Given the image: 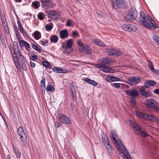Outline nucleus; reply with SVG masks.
<instances>
[{"mask_svg":"<svg viewBox=\"0 0 159 159\" xmlns=\"http://www.w3.org/2000/svg\"><path fill=\"white\" fill-rule=\"evenodd\" d=\"M137 12L134 7H131L128 11L127 15L124 17V19L129 22L135 20L137 17Z\"/></svg>","mask_w":159,"mask_h":159,"instance_id":"1","label":"nucleus"},{"mask_svg":"<svg viewBox=\"0 0 159 159\" xmlns=\"http://www.w3.org/2000/svg\"><path fill=\"white\" fill-rule=\"evenodd\" d=\"M67 43L61 42V46L62 47L63 52L67 54H69L72 52L71 47L73 46V40L70 39L66 41Z\"/></svg>","mask_w":159,"mask_h":159,"instance_id":"2","label":"nucleus"},{"mask_svg":"<svg viewBox=\"0 0 159 159\" xmlns=\"http://www.w3.org/2000/svg\"><path fill=\"white\" fill-rule=\"evenodd\" d=\"M77 44L79 46V50L83 53L86 54H90L92 53V51L90 47L82 42L80 40H79Z\"/></svg>","mask_w":159,"mask_h":159,"instance_id":"3","label":"nucleus"},{"mask_svg":"<svg viewBox=\"0 0 159 159\" xmlns=\"http://www.w3.org/2000/svg\"><path fill=\"white\" fill-rule=\"evenodd\" d=\"M17 131L18 134L20 136V139L22 142V144L24 146H26L27 144V137L22 127H19L17 129Z\"/></svg>","mask_w":159,"mask_h":159,"instance_id":"4","label":"nucleus"},{"mask_svg":"<svg viewBox=\"0 0 159 159\" xmlns=\"http://www.w3.org/2000/svg\"><path fill=\"white\" fill-rule=\"evenodd\" d=\"M57 119L58 121L63 124H70L71 123L69 118L62 114H58L57 116Z\"/></svg>","mask_w":159,"mask_h":159,"instance_id":"5","label":"nucleus"},{"mask_svg":"<svg viewBox=\"0 0 159 159\" xmlns=\"http://www.w3.org/2000/svg\"><path fill=\"white\" fill-rule=\"evenodd\" d=\"M121 144L123 147V151L125 153L123 152L120 149V146L119 144H117V150L121 154L122 157L124 159H131L130 155L125 147L121 143Z\"/></svg>","mask_w":159,"mask_h":159,"instance_id":"6","label":"nucleus"},{"mask_svg":"<svg viewBox=\"0 0 159 159\" xmlns=\"http://www.w3.org/2000/svg\"><path fill=\"white\" fill-rule=\"evenodd\" d=\"M121 144L123 147V151L125 153L123 152L120 149V146L119 144H117V150L121 154L122 157L124 159H131L130 155L125 147L121 143Z\"/></svg>","mask_w":159,"mask_h":159,"instance_id":"7","label":"nucleus"},{"mask_svg":"<svg viewBox=\"0 0 159 159\" xmlns=\"http://www.w3.org/2000/svg\"><path fill=\"white\" fill-rule=\"evenodd\" d=\"M130 126L132 128L134 129L135 130L140 131L139 133H141V136L142 137H145L147 136L148 134L145 132L144 130H142L140 129L139 125L135 121L130 122Z\"/></svg>","mask_w":159,"mask_h":159,"instance_id":"8","label":"nucleus"},{"mask_svg":"<svg viewBox=\"0 0 159 159\" xmlns=\"http://www.w3.org/2000/svg\"><path fill=\"white\" fill-rule=\"evenodd\" d=\"M147 106L154 110L155 111L156 108L158 107L157 105V103L155 100L152 98L149 99L147 100L146 101Z\"/></svg>","mask_w":159,"mask_h":159,"instance_id":"9","label":"nucleus"},{"mask_svg":"<svg viewBox=\"0 0 159 159\" xmlns=\"http://www.w3.org/2000/svg\"><path fill=\"white\" fill-rule=\"evenodd\" d=\"M123 2L122 0H111L110 3L113 8L117 9L123 7Z\"/></svg>","mask_w":159,"mask_h":159,"instance_id":"10","label":"nucleus"},{"mask_svg":"<svg viewBox=\"0 0 159 159\" xmlns=\"http://www.w3.org/2000/svg\"><path fill=\"white\" fill-rule=\"evenodd\" d=\"M42 3V7L45 9L51 8L53 7L51 0H39Z\"/></svg>","mask_w":159,"mask_h":159,"instance_id":"11","label":"nucleus"},{"mask_svg":"<svg viewBox=\"0 0 159 159\" xmlns=\"http://www.w3.org/2000/svg\"><path fill=\"white\" fill-rule=\"evenodd\" d=\"M102 138L104 144L107 150L108 151L109 153H111L113 150L112 147L110 144L107 137H106L105 138V137H102Z\"/></svg>","mask_w":159,"mask_h":159,"instance_id":"12","label":"nucleus"},{"mask_svg":"<svg viewBox=\"0 0 159 159\" xmlns=\"http://www.w3.org/2000/svg\"><path fill=\"white\" fill-rule=\"evenodd\" d=\"M141 81V79L138 77H132L129 78L128 80L129 84L133 85L139 84Z\"/></svg>","mask_w":159,"mask_h":159,"instance_id":"13","label":"nucleus"},{"mask_svg":"<svg viewBox=\"0 0 159 159\" xmlns=\"http://www.w3.org/2000/svg\"><path fill=\"white\" fill-rule=\"evenodd\" d=\"M125 93L128 96H131L133 98H135L139 95V92L135 89L132 90L128 89L125 91Z\"/></svg>","mask_w":159,"mask_h":159,"instance_id":"14","label":"nucleus"},{"mask_svg":"<svg viewBox=\"0 0 159 159\" xmlns=\"http://www.w3.org/2000/svg\"><path fill=\"white\" fill-rule=\"evenodd\" d=\"M106 52L108 55L110 56H116L118 55L117 53L118 52L113 49H107L106 50Z\"/></svg>","mask_w":159,"mask_h":159,"instance_id":"15","label":"nucleus"},{"mask_svg":"<svg viewBox=\"0 0 159 159\" xmlns=\"http://www.w3.org/2000/svg\"><path fill=\"white\" fill-rule=\"evenodd\" d=\"M139 91L140 92V94L146 97H149L150 96V94L147 91H145V87L144 86H142L139 89Z\"/></svg>","mask_w":159,"mask_h":159,"instance_id":"16","label":"nucleus"},{"mask_svg":"<svg viewBox=\"0 0 159 159\" xmlns=\"http://www.w3.org/2000/svg\"><path fill=\"white\" fill-rule=\"evenodd\" d=\"M59 35L60 38L61 39L67 38L69 36L67 30L66 29H65L61 30L60 31Z\"/></svg>","mask_w":159,"mask_h":159,"instance_id":"17","label":"nucleus"},{"mask_svg":"<svg viewBox=\"0 0 159 159\" xmlns=\"http://www.w3.org/2000/svg\"><path fill=\"white\" fill-rule=\"evenodd\" d=\"M156 82L153 80H148L145 83V88H148L151 86H153L156 84Z\"/></svg>","mask_w":159,"mask_h":159,"instance_id":"18","label":"nucleus"},{"mask_svg":"<svg viewBox=\"0 0 159 159\" xmlns=\"http://www.w3.org/2000/svg\"><path fill=\"white\" fill-rule=\"evenodd\" d=\"M140 21L148 29L151 30L152 29V26L150 25L149 23L147 20L145 16L143 17V19L141 20Z\"/></svg>","mask_w":159,"mask_h":159,"instance_id":"19","label":"nucleus"},{"mask_svg":"<svg viewBox=\"0 0 159 159\" xmlns=\"http://www.w3.org/2000/svg\"><path fill=\"white\" fill-rule=\"evenodd\" d=\"M144 119L150 121L157 120V118L155 116L148 114H145Z\"/></svg>","mask_w":159,"mask_h":159,"instance_id":"20","label":"nucleus"},{"mask_svg":"<svg viewBox=\"0 0 159 159\" xmlns=\"http://www.w3.org/2000/svg\"><path fill=\"white\" fill-rule=\"evenodd\" d=\"M53 70L56 73H66L67 72L66 69H63L59 67L54 66L52 68Z\"/></svg>","mask_w":159,"mask_h":159,"instance_id":"21","label":"nucleus"},{"mask_svg":"<svg viewBox=\"0 0 159 159\" xmlns=\"http://www.w3.org/2000/svg\"><path fill=\"white\" fill-rule=\"evenodd\" d=\"M12 147L16 157L20 158L21 157V153L20 149L15 146H12Z\"/></svg>","mask_w":159,"mask_h":159,"instance_id":"22","label":"nucleus"},{"mask_svg":"<svg viewBox=\"0 0 159 159\" xmlns=\"http://www.w3.org/2000/svg\"><path fill=\"white\" fill-rule=\"evenodd\" d=\"M19 44L20 48L22 47L23 46L25 47L26 49L30 48V44L24 40L21 41L19 43Z\"/></svg>","mask_w":159,"mask_h":159,"instance_id":"23","label":"nucleus"},{"mask_svg":"<svg viewBox=\"0 0 159 159\" xmlns=\"http://www.w3.org/2000/svg\"><path fill=\"white\" fill-rule=\"evenodd\" d=\"M129 28H128L127 31L130 32H134L137 30V27L133 25L129 24Z\"/></svg>","mask_w":159,"mask_h":159,"instance_id":"24","label":"nucleus"},{"mask_svg":"<svg viewBox=\"0 0 159 159\" xmlns=\"http://www.w3.org/2000/svg\"><path fill=\"white\" fill-rule=\"evenodd\" d=\"M93 41L94 43L98 46L102 47L106 46V45L104 43L98 39H95L93 40Z\"/></svg>","mask_w":159,"mask_h":159,"instance_id":"25","label":"nucleus"},{"mask_svg":"<svg viewBox=\"0 0 159 159\" xmlns=\"http://www.w3.org/2000/svg\"><path fill=\"white\" fill-rule=\"evenodd\" d=\"M111 139H112L113 140V142L115 144H116V148L117 149V144H119L120 146V149L121 150V149H122L123 150V147L122 145H121V143L123 145V144L122 143V142L121 141H119V142L120 143V144L119 143H118L117 140L116 139L115 137H111Z\"/></svg>","mask_w":159,"mask_h":159,"instance_id":"26","label":"nucleus"},{"mask_svg":"<svg viewBox=\"0 0 159 159\" xmlns=\"http://www.w3.org/2000/svg\"><path fill=\"white\" fill-rule=\"evenodd\" d=\"M52 18L54 19H56L57 18H59L60 15L58 12L55 11H52Z\"/></svg>","mask_w":159,"mask_h":159,"instance_id":"27","label":"nucleus"},{"mask_svg":"<svg viewBox=\"0 0 159 159\" xmlns=\"http://www.w3.org/2000/svg\"><path fill=\"white\" fill-rule=\"evenodd\" d=\"M76 93V92L75 90H73L71 89L70 94L74 102H75L77 100Z\"/></svg>","mask_w":159,"mask_h":159,"instance_id":"28","label":"nucleus"},{"mask_svg":"<svg viewBox=\"0 0 159 159\" xmlns=\"http://www.w3.org/2000/svg\"><path fill=\"white\" fill-rule=\"evenodd\" d=\"M40 6V3L38 1H35L32 2V6L35 9L38 8Z\"/></svg>","mask_w":159,"mask_h":159,"instance_id":"29","label":"nucleus"},{"mask_svg":"<svg viewBox=\"0 0 159 159\" xmlns=\"http://www.w3.org/2000/svg\"><path fill=\"white\" fill-rule=\"evenodd\" d=\"M50 39L51 42L56 43L58 41V39L57 36L54 35L50 37Z\"/></svg>","mask_w":159,"mask_h":159,"instance_id":"30","label":"nucleus"},{"mask_svg":"<svg viewBox=\"0 0 159 159\" xmlns=\"http://www.w3.org/2000/svg\"><path fill=\"white\" fill-rule=\"evenodd\" d=\"M12 56L13 58H14V61L16 66H17L18 67L19 66V65L20 64L18 61L17 55H16L15 56L14 55H13L12 54Z\"/></svg>","mask_w":159,"mask_h":159,"instance_id":"31","label":"nucleus"},{"mask_svg":"<svg viewBox=\"0 0 159 159\" xmlns=\"http://www.w3.org/2000/svg\"><path fill=\"white\" fill-rule=\"evenodd\" d=\"M100 69L104 72L108 73V67L104 65H102L100 66Z\"/></svg>","mask_w":159,"mask_h":159,"instance_id":"32","label":"nucleus"},{"mask_svg":"<svg viewBox=\"0 0 159 159\" xmlns=\"http://www.w3.org/2000/svg\"><path fill=\"white\" fill-rule=\"evenodd\" d=\"M34 38L36 40H38L41 38L39 37V36L41 37V34L40 32L38 31H35L34 32Z\"/></svg>","mask_w":159,"mask_h":159,"instance_id":"33","label":"nucleus"},{"mask_svg":"<svg viewBox=\"0 0 159 159\" xmlns=\"http://www.w3.org/2000/svg\"><path fill=\"white\" fill-rule=\"evenodd\" d=\"M46 90L48 91L53 92L54 91L55 89L51 85L48 84L47 85Z\"/></svg>","mask_w":159,"mask_h":159,"instance_id":"34","label":"nucleus"},{"mask_svg":"<svg viewBox=\"0 0 159 159\" xmlns=\"http://www.w3.org/2000/svg\"><path fill=\"white\" fill-rule=\"evenodd\" d=\"M154 42L159 45V36L156 35H153L152 38Z\"/></svg>","mask_w":159,"mask_h":159,"instance_id":"35","label":"nucleus"},{"mask_svg":"<svg viewBox=\"0 0 159 159\" xmlns=\"http://www.w3.org/2000/svg\"><path fill=\"white\" fill-rule=\"evenodd\" d=\"M148 66L151 70H154V68L153 67L152 63L150 61H148Z\"/></svg>","mask_w":159,"mask_h":159,"instance_id":"36","label":"nucleus"},{"mask_svg":"<svg viewBox=\"0 0 159 159\" xmlns=\"http://www.w3.org/2000/svg\"><path fill=\"white\" fill-rule=\"evenodd\" d=\"M17 23L18 25V26L19 27V29L20 31L22 33L24 32V29L22 26L19 20H18L17 21Z\"/></svg>","mask_w":159,"mask_h":159,"instance_id":"37","label":"nucleus"},{"mask_svg":"<svg viewBox=\"0 0 159 159\" xmlns=\"http://www.w3.org/2000/svg\"><path fill=\"white\" fill-rule=\"evenodd\" d=\"M45 78H43L42 80L41 81V86L42 88V89H43L44 90L45 86Z\"/></svg>","mask_w":159,"mask_h":159,"instance_id":"38","label":"nucleus"},{"mask_svg":"<svg viewBox=\"0 0 159 159\" xmlns=\"http://www.w3.org/2000/svg\"><path fill=\"white\" fill-rule=\"evenodd\" d=\"M44 14L43 12H39L38 15V18L40 20H43L44 19Z\"/></svg>","mask_w":159,"mask_h":159,"instance_id":"39","label":"nucleus"},{"mask_svg":"<svg viewBox=\"0 0 159 159\" xmlns=\"http://www.w3.org/2000/svg\"><path fill=\"white\" fill-rule=\"evenodd\" d=\"M30 58L33 61H35L38 58V57L34 53L31 54L30 55L29 54Z\"/></svg>","mask_w":159,"mask_h":159,"instance_id":"40","label":"nucleus"},{"mask_svg":"<svg viewBox=\"0 0 159 159\" xmlns=\"http://www.w3.org/2000/svg\"><path fill=\"white\" fill-rule=\"evenodd\" d=\"M19 60L20 61L21 64L24 63L25 62L24 60V57L23 56H22L20 52L19 53Z\"/></svg>","mask_w":159,"mask_h":159,"instance_id":"41","label":"nucleus"},{"mask_svg":"<svg viewBox=\"0 0 159 159\" xmlns=\"http://www.w3.org/2000/svg\"><path fill=\"white\" fill-rule=\"evenodd\" d=\"M145 114L139 112H136V115L137 116L143 119L144 118Z\"/></svg>","mask_w":159,"mask_h":159,"instance_id":"42","label":"nucleus"},{"mask_svg":"<svg viewBox=\"0 0 159 159\" xmlns=\"http://www.w3.org/2000/svg\"><path fill=\"white\" fill-rule=\"evenodd\" d=\"M106 80L108 82H112L113 81V76L109 75L106 77Z\"/></svg>","mask_w":159,"mask_h":159,"instance_id":"43","label":"nucleus"},{"mask_svg":"<svg viewBox=\"0 0 159 159\" xmlns=\"http://www.w3.org/2000/svg\"><path fill=\"white\" fill-rule=\"evenodd\" d=\"M1 19L2 21V23L3 25L6 24V17L4 15H2L1 16Z\"/></svg>","mask_w":159,"mask_h":159,"instance_id":"44","label":"nucleus"},{"mask_svg":"<svg viewBox=\"0 0 159 159\" xmlns=\"http://www.w3.org/2000/svg\"><path fill=\"white\" fill-rule=\"evenodd\" d=\"M42 64L44 66L46 67H49L50 66V64L48 61H43Z\"/></svg>","mask_w":159,"mask_h":159,"instance_id":"45","label":"nucleus"},{"mask_svg":"<svg viewBox=\"0 0 159 159\" xmlns=\"http://www.w3.org/2000/svg\"><path fill=\"white\" fill-rule=\"evenodd\" d=\"M52 28L53 26L52 25L47 24L45 26V29L48 31H51Z\"/></svg>","mask_w":159,"mask_h":159,"instance_id":"46","label":"nucleus"},{"mask_svg":"<svg viewBox=\"0 0 159 159\" xmlns=\"http://www.w3.org/2000/svg\"><path fill=\"white\" fill-rule=\"evenodd\" d=\"M129 24H124L122 26V29L125 31H128V28H129Z\"/></svg>","mask_w":159,"mask_h":159,"instance_id":"47","label":"nucleus"},{"mask_svg":"<svg viewBox=\"0 0 159 159\" xmlns=\"http://www.w3.org/2000/svg\"><path fill=\"white\" fill-rule=\"evenodd\" d=\"M121 84L119 83H116L115 84H111V85L113 87H115V88H119L120 87V85Z\"/></svg>","mask_w":159,"mask_h":159,"instance_id":"48","label":"nucleus"},{"mask_svg":"<svg viewBox=\"0 0 159 159\" xmlns=\"http://www.w3.org/2000/svg\"><path fill=\"white\" fill-rule=\"evenodd\" d=\"M152 21H150L152 25L155 28H158L159 27L155 23V21L153 20H152Z\"/></svg>","mask_w":159,"mask_h":159,"instance_id":"49","label":"nucleus"},{"mask_svg":"<svg viewBox=\"0 0 159 159\" xmlns=\"http://www.w3.org/2000/svg\"><path fill=\"white\" fill-rule=\"evenodd\" d=\"M45 13L48 16V17L52 18V10H49L47 11H46Z\"/></svg>","mask_w":159,"mask_h":159,"instance_id":"50","label":"nucleus"},{"mask_svg":"<svg viewBox=\"0 0 159 159\" xmlns=\"http://www.w3.org/2000/svg\"><path fill=\"white\" fill-rule=\"evenodd\" d=\"M32 48L36 50L37 51L39 52H41V50L36 45L33 44Z\"/></svg>","mask_w":159,"mask_h":159,"instance_id":"51","label":"nucleus"},{"mask_svg":"<svg viewBox=\"0 0 159 159\" xmlns=\"http://www.w3.org/2000/svg\"><path fill=\"white\" fill-rule=\"evenodd\" d=\"M14 44L15 46V48L16 49V50L17 49L18 52V53H20V51L17 43L16 42L14 41Z\"/></svg>","mask_w":159,"mask_h":159,"instance_id":"52","label":"nucleus"},{"mask_svg":"<svg viewBox=\"0 0 159 159\" xmlns=\"http://www.w3.org/2000/svg\"><path fill=\"white\" fill-rule=\"evenodd\" d=\"M116 131L115 130H112L111 134V138L113 137H116Z\"/></svg>","mask_w":159,"mask_h":159,"instance_id":"53","label":"nucleus"},{"mask_svg":"<svg viewBox=\"0 0 159 159\" xmlns=\"http://www.w3.org/2000/svg\"><path fill=\"white\" fill-rule=\"evenodd\" d=\"M113 81H121V79L119 78L113 76Z\"/></svg>","mask_w":159,"mask_h":159,"instance_id":"54","label":"nucleus"},{"mask_svg":"<svg viewBox=\"0 0 159 159\" xmlns=\"http://www.w3.org/2000/svg\"><path fill=\"white\" fill-rule=\"evenodd\" d=\"M92 81L93 80H91L90 78H87L84 80V81L86 82L87 83L90 84H91Z\"/></svg>","mask_w":159,"mask_h":159,"instance_id":"55","label":"nucleus"},{"mask_svg":"<svg viewBox=\"0 0 159 159\" xmlns=\"http://www.w3.org/2000/svg\"><path fill=\"white\" fill-rule=\"evenodd\" d=\"M109 63V61L108 59H105L102 61V63L105 64H108Z\"/></svg>","mask_w":159,"mask_h":159,"instance_id":"56","label":"nucleus"},{"mask_svg":"<svg viewBox=\"0 0 159 159\" xmlns=\"http://www.w3.org/2000/svg\"><path fill=\"white\" fill-rule=\"evenodd\" d=\"M108 72L113 73L115 72V70L113 68L108 67Z\"/></svg>","mask_w":159,"mask_h":159,"instance_id":"57","label":"nucleus"},{"mask_svg":"<svg viewBox=\"0 0 159 159\" xmlns=\"http://www.w3.org/2000/svg\"><path fill=\"white\" fill-rule=\"evenodd\" d=\"M21 65H22V67L23 69V70H24L25 71H26L27 69L25 62L23 63H21Z\"/></svg>","mask_w":159,"mask_h":159,"instance_id":"58","label":"nucleus"},{"mask_svg":"<svg viewBox=\"0 0 159 159\" xmlns=\"http://www.w3.org/2000/svg\"><path fill=\"white\" fill-rule=\"evenodd\" d=\"M79 34L77 31H74L72 32V35L74 37L77 36Z\"/></svg>","mask_w":159,"mask_h":159,"instance_id":"59","label":"nucleus"},{"mask_svg":"<svg viewBox=\"0 0 159 159\" xmlns=\"http://www.w3.org/2000/svg\"><path fill=\"white\" fill-rule=\"evenodd\" d=\"M1 41L2 42V45H3V46L4 47H6V45L5 43V41L4 39H1Z\"/></svg>","mask_w":159,"mask_h":159,"instance_id":"60","label":"nucleus"},{"mask_svg":"<svg viewBox=\"0 0 159 159\" xmlns=\"http://www.w3.org/2000/svg\"><path fill=\"white\" fill-rule=\"evenodd\" d=\"M98 84V83L96 81H95L94 80H93L92 81V82H91V84L93 86H95L97 85Z\"/></svg>","mask_w":159,"mask_h":159,"instance_id":"61","label":"nucleus"},{"mask_svg":"<svg viewBox=\"0 0 159 159\" xmlns=\"http://www.w3.org/2000/svg\"><path fill=\"white\" fill-rule=\"evenodd\" d=\"M146 17L148 19L149 21H152V20L153 19H152V18L148 14H147V15L146 16Z\"/></svg>","mask_w":159,"mask_h":159,"instance_id":"62","label":"nucleus"},{"mask_svg":"<svg viewBox=\"0 0 159 159\" xmlns=\"http://www.w3.org/2000/svg\"><path fill=\"white\" fill-rule=\"evenodd\" d=\"M71 25V21L70 20H68L66 22V25L67 26H70Z\"/></svg>","mask_w":159,"mask_h":159,"instance_id":"63","label":"nucleus"},{"mask_svg":"<svg viewBox=\"0 0 159 159\" xmlns=\"http://www.w3.org/2000/svg\"><path fill=\"white\" fill-rule=\"evenodd\" d=\"M154 93L159 95V89H157L154 90Z\"/></svg>","mask_w":159,"mask_h":159,"instance_id":"64","label":"nucleus"}]
</instances>
